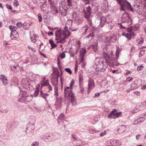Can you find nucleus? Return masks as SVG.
Segmentation results:
<instances>
[{"label":"nucleus","mask_w":146,"mask_h":146,"mask_svg":"<svg viewBox=\"0 0 146 146\" xmlns=\"http://www.w3.org/2000/svg\"><path fill=\"white\" fill-rule=\"evenodd\" d=\"M28 47L29 49L31 50L32 51L34 52H36V50L32 47L29 46H28Z\"/></svg>","instance_id":"37"},{"label":"nucleus","mask_w":146,"mask_h":146,"mask_svg":"<svg viewBox=\"0 0 146 146\" xmlns=\"http://www.w3.org/2000/svg\"><path fill=\"white\" fill-rule=\"evenodd\" d=\"M64 118V115L63 114H61L58 117V119H63Z\"/></svg>","instance_id":"32"},{"label":"nucleus","mask_w":146,"mask_h":146,"mask_svg":"<svg viewBox=\"0 0 146 146\" xmlns=\"http://www.w3.org/2000/svg\"><path fill=\"white\" fill-rule=\"evenodd\" d=\"M106 17L104 16H102L100 17V26L102 27L105 24V23L106 22Z\"/></svg>","instance_id":"16"},{"label":"nucleus","mask_w":146,"mask_h":146,"mask_svg":"<svg viewBox=\"0 0 146 146\" xmlns=\"http://www.w3.org/2000/svg\"><path fill=\"white\" fill-rule=\"evenodd\" d=\"M85 66V64L83 63L82 64V67H84Z\"/></svg>","instance_id":"64"},{"label":"nucleus","mask_w":146,"mask_h":146,"mask_svg":"<svg viewBox=\"0 0 146 146\" xmlns=\"http://www.w3.org/2000/svg\"><path fill=\"white\" fill-rule=\"evenodd\" d=\"M21 83L23 87L27 90H32L33 88V86L35 84V82L27 79H23Z\"/></svg>","instance_id":"5"},{"label":"nucleus","mask_w":146,"mask_h":146,"mask_svg":"<svg viewBox=\"0 0 146 146\" xmlns=\"http://www.w3.org/2000/svg\"><path fill=\"white\" fill-rule=\"evenodd\" d=\"M133 78L132 77H128L127 78L126 80L127 81L130 82L133 80Z\"/></svg>","instance_id":"46"},{"label":"nucleus","mask_w":146,"mask_h":146,"mask_svg":"<svg viewBox=\"0 0 146 146\" xmlns=\"http://www.w3.org/2000/svg\"><path fill=\"white\" fill-rule=\"evenodd\" d=\"M145 52V50H142L140 51V54H142L143 55L144 54Z\"/></svg>","instance_id":"47"},{"label":"nucleus","mask_w":146,"mask_h":146,"mask_svg":"<svg viewBox=\"0 0 146 146\" xmlns=\"http://www.w3.org/2000/svg\"><path fill=\"white\" fill-rule=\"evenodd\" d=\"M38 17L39 22H41L42 21V17L41 16V15L40 14H38Z\"/></svg>","instance_id":"36"},{"label":"nucleus","mask_w":146,"mask_h":146,"mask_svg":"<svg viewBox=\"0 0 146 146\" xmlns=\"http://www.w3.org/2000/svg\"><path fill=\"white\" fill-rule=\"evenodd\" d=\"M114 141L116 143V145L119 146L120 145V142L116 140H115Z\"/></svg>","instance_id":"38"},{"label":"nucleus","mask_w":146,"mask_h":146,"mask_svg":"<svg viewBox=\"0 0 146 146\" xmlns=\"http://www.w3.org/2000/svg\"><path fill=\"white\" fill-rule=\"evenodd\" d=\"M40 86V84H38L37 85L36 87V89H38L39 90V88Z\"/></svg>","instance_id":"57"},{"label":"nucleus","mask_w":146,"mask_h":146,"mask_svg":"<svg viewBox=\"0 0 146 146\" xmlns=\"http://www.w3.org/2000/svg\"><path fill=\"white\" fill-rule=\"evenodd\" d=\"M40 94L41 96L44 99H45L46 97L48 96V95L47 93L44 94L42 91L40 92Z\"/></svg>","instance_id":"20"},{"label":"nucleus","mask_w":146,"mask_h":146,"mask_svg":"<svg viewBox=\"0 0 146 146\" xmlns=\"http://www.w3.org/2000/svg\"><path fill=\"white\" fill-rule=\"evenodd\" d=\"M122 20L124 22L128 23H131V20L127 12L124 13L122 15Z\"/></svg>","instance_id":"8"},{"label":"nucleus","mask_w":146,"mask_h":146,"mask_svg":"<svg viewBox=\"0 0 146 146\" xmlns=\"http://www.w3.org/2000/svg\"><path fill=\"white\" fill-rule=\"evenodd\" d=\"M121 129H123V130L121 131V132H124L125 130V125H121Z\"/></svg>","instance_id":"39"},{"label":"nucleus","mask_w":146,"mask_h":146,"mask_svg":"<svg viewBox=\"0 0 146 146\" xmlns=\"http://www.w3.org/2000/svg\"><path fill=\"white\" fill-rule=\"evenodd\" d=\"M48 34L49 36H50V35H53V33L52 32H51L50 33H48Z\"/></svg>","instance_id":"59"},{"label":"nucleus","mask_w":146,"mask_h":146,"mask_svg":"<svg viewBox=\"0 0 146 146\" xmlns=\"http://www.w3.org/2000/svg\"><path fill=\"white\" fill-rule=\"evenodd\" d=\"M39 92V90L36 89L35 91V93L33 94V96L36 97L38 95Z\"/></svg>","instance_id":"25"},{"label":"nucleus","mask_w":146,"mask_h":146,"mask_svg":"<svg viewBox=\"0 0 146 146\" xmlns=\"http://www.w3.org/2000/svg\"><path fill=\"white\" fill-rule=\"evenodd\" d=\"M141 135H140L138 134L136 136V139L137 140L139 139V138L141 137Z\"/></svg>","instance_id":"52"},{"label":"nucleus","mask_w":146,"mask_h":146,"mask_svg":"<svg viewBox=\"0 0 146 146\" xmlns=\"http://www.w3.org/2000/svg\"><path fill=\"white\" fill-rule=\"evenodd\" d=\"M6 5L7 8L8 9L11 10L12 9V7L9 4H6Z\"/></svg>","instance_id":"41"},{"label":"nucleus","mask_w":146,"mask_h":146,"mask_svg":"<svg viewBox=\"0 0 146 146\" xmlns=\"http://www.w3.org/2000/svg\"><path fill=\"white\" fill-rule=\"evenodd\" d=\"M85 28H86V26L84 27H83V28H82V31L83 32L85 31Z\"/></svg>","instance_id":"62"},{"label":"nucleus","mask_w":146,"mask_h":146,"mask_svg":"<svg viewBox=\"0 0 146 146\" xmlns=\"http://www.w3.org/2000/svg\"><path fill=\"white\" fill-rule=\"evenodd\" d=\"M39 142L38 141H35L33 142L31 145V146H38Z\"/></svg>","instance_id":"27"},{"label":"nucleus","mask_w":146,"mask_h":146,"mask_svg":"<svg viewBox=\"0 0 146 146\" xmlns=\"http://www.w3.org/2000/svg\"><path fill=\"white\" fill-rule=\"evenodd\" d=\"M95 66L98 69L97 71L103 72L106 70L108 66L107 64H104V63L101 58H96L95 60Z\"/></svg>","instance_id":"3"},{"label":"nucleus","mask_w":146,"mask_h":146,"mask_svg":"<svg viewBox=\"0 0 146 146\" xmlns=\"http://www.w3.org/2000/svg\"><path fill=\"white\" fill-rule=\"evenodd\" d=\"M143 66L142 65H141L140 66H138L137 69L138 70H141L143 68Z\"/></svg>","instance_id":"44"},{"label":"nucleus","mask_w":146,"mask_h":146,"mask_svg":"<svg viewBox=\"0 0 146 146\" xmlns=\"http://www.w3.org/2000/svg\"><path fill=\"white\" fill-rule=\"evenodd\" d=\"M49 85V81L48 80H47L44 82V81H43L41 83V86L40 87V89H41L42 87L43 86H48Z\"/></svg>","instance_id":"19"},{"label":"nucleus","mask_w":146,"mask_h":146,"mask_svg":"<svg viewBox=\"0 0 146 146\" xmlns=\"http://www.w3.org/2000/svg\"><path fill=\"white\" fill-rule=\"evenodd\" d=\"M143 117L140 118L138 119L137 121H135V123H134V124H137L139 123V122H141V119H143Z\"/></svg>","instance_id":"26"},{"label":"nucleus","mask_w":146,"mask_h":146,"mask_svg":"<svg viewBox=\"0 0 146 146\" xmlns=\"http://www.w3.org/2000/svg\"><path fill=\"white\" fill-rule=\"evenodd\" d=\"M55 94L56 96L58 95V88L56 86L54 87Z\"/></svg>","instance_id":"31"},{"label":"nucleus","mask_w":146,"mask_h":146,"mask_svg":"<svg viewBox=\"0 0 146 146\" xmlns=\"http://www.w3.org/2000/svg\"><path fill=\"white\" fill-rule=\"evenodd\" d=\"M93 37V35L91 33L89 35H88L87 36H86V38H89L90 37H91V38L92 37Z\"/></svg>","instance_id":"48"},{"label":"nucleus","mask_w":146,"mask_h":146,"mask_svg":"<svg viewBox=\"0 0 146 146\" xmlns=\"http://www.w3.org/2000/svg\"><path fill=\"white\" fill-rule=\"evenodd\" d=\"M13 4L15 6L17 7L19 5V3L18 1L17 0H15L14 1Z\"/></svg>","instance_id":"30"},{"label":"nucleus","mask_w":146,"mask_h":146,"mask_svg":"<svg viewBox=\"0 0 146 146\" xmlns=\"http://www.w3.org/2000/svg\"><path fill=\"white\" fill-rule=\"evenodd\" d=\"M144 31L145 33H146V25H145L143 26Z\"/></svg>","instance_id":"58"},{"label":"nucleus","mask_w":146,"mask_h":146,"mask_svg":"<svg viewBox=\"0 0 146 146\" xmlns=\"http://www.w3.org/2000/svg\"><path fill=\"white\" fill-rule=\"evenodd\" d=\"M86 52L85 48H82L81 49L80 52V54L81 59L80 60V63H81L84 60V56Z\"/></svg>","instance_id":"10"},{"label":"nucleus","mask_w":146,"mask_h":146,"mask_svg":"<svg viewBox=\"0 0 146 146\" xmlns=\"http://www.w3.org/2000/svg\"><path fill=\"white\" fill-rule=\"evenodd\" d=\"M106 131H104V132L103 133H102L100 134V135L101 136H102L104 135L105 134H106Z\"/></svg>","instance_id":"53"},{"label":"nucleus","mask_w":146,"mask_h":146,"mask_svg":"<svg viewBox=\"0 0 146 146\" xmlns=\"http://www.w3.org/2000/svg\"><path fill=\"white\" fill-rule=\"evenodd\" d=\"M108 6L107 2H104L102 5L101 8L105 12H106L108 9Z\"/></svg>","instance_id":"15"},{"label":"nucleus","mask_w":146,"mask_h":146,"mask_svg":"<svg viewBox=\"0 0 146 146\" xmlns=\"http://www.w3.org/2000/svg\"><path fill=\"white\" fill-rule=\"evenodd\" d=\"M22 25V24L21 22H18L17 24V26L19 28H20Z\"/></svg>","instance_id":"40"},{"label":"nucleus","mask_w":146,"mask_h":146,"mask_svg":"<svg viewBox=\"0 0 146 146\" xmlns=\"http://www.w3.org/2000/svg\"><path fill=\"white\" fill-rule=\"evenodd\" d=\"M79 80L80 84L83 81V77L81 75L79 76Z\"/></svg>","instance_id":"29"},{"label":"nucleus","mask_w":146,"mask_h":146,"mask_svg":"<svg viewBox=\"0 0 146 146\" xmlns=\"http://www.w3.org/2000/svg\"><path fill=\"white\" fill-rule=\"evenodd\" d=\"M92 9L90 6L86 8V12L85 13L84 17L86 19H88L91 15Z\"/></svg>","instance_id":"9"},{"label":"nucleus","mask_w":146,"mask_h":146,"mask_svg":"<svg viewBox=\"0 0 146 146\" xmlns=\"http://www.w3.org/2000/svg\"><path fill=\"white\" fill-rule=\"evenodd\" d=\"M65 70L68 72L70 74H71L72 73V71L70 69L68 68H67L65 69Z\"/></svg>","instance_id":"34"},{"label":"nucleus","mask_w":146,"mask_h":146,"mask_svg":"<svg viewBox=\"0 0 146 146\" xmlns=\"http://www.w3.org/2000/svg\"><path fill=\"white\" fill-rule=\"evenodd\" d=\"M72 0H67L68 3V5L69 6H71L72 5Z\"/></svg>","instance_id":"35"},{"label":"nucleus","mask_w":146,"mask_h":146,"mask_svg":"<svg viewBox=\"0 0 146 146\" xmlns=\"http://www.w3.org/2000/svg\"><path fill=\"white\" fill-rule=\"evenodd\" d=\"M49 42L52 46V48L53 47H55L57 46V45L54 44V42L52 40H49Z\"/></svg>","instance_id":"21"},{"label":"nucleus","mask_w":146,"mask_h":146,"mask_svg":"<svg viewBox=\"0 0 146 146\" xmlns=\"http://www.w3.org/2000/svg\"><path fill=\"white\" fill-rule=\"evenodd\" d=\"M106 146H112V145L110 141H106L105 143Z\"/></svg>","instance_id":"28"},{"label":"nucleus","mask_w":146,"mask_h":146,"mask_svg":"<svg viewBox=\"0 0 146 146\" xmlns=\"http://www.w3.org/2000/svg\"><path fill=\"white\" fill-rule=\"evenodd\" d=\"M122 35L126 37L128 39V40H129L131 39L130 35L128 33H123L122 34Z\"/></svg>","instance_id":"23"},{"label":"nucleus","mask_w":146,"mask_h":146,"mask_svg":"<svg viewBox=\"0 0 146 146\" xmlns=\"http://www.w3.org/2000/svg\"><path fill=\"white\" fill-rule=\"evenodd\" d=\"M74 81L72 80L71 81L70 87H66L64 88L65 97L68 100L72 103L74 100V95L72 91V88L74 84Z\"/></svg>","instance_id":"1"},{"label":"nucleus","mask_w":146,"mask_h":146,"mask_svg":"<svg viewBox=\"0 0 146 146\" xmlns=\"http://www.w3.org/2000/svg\"><path fill=\"white\" fill-rule=\"evenodd\" d=\"M100 93H96L95 94V96H99L100 95Z\"/></svg>","instance_id":"61"},{"label":"nucleus","mask_w":146,"mask_h":146,"mask_svg":"<svg viewBox=\"0 0 146 146\" xmlns=\"http://www.w3.org/2000/svg\"><path fill=\"white\" fill-rule=\"evenodd\" d=\"M20 94H21V97L20 98L19 100L20 102H23V101L22 100L28 94L25 91H21L20 92Z\"/></svg>","instance_id":"18"},{"label":"nucleus","mask_w":146,"mask_h":146,"mask_svg":"<svg viewBox=\"0 0 146 146\" xmlns=\"http://www.w3.org/2000/svg\"><path fill=\"white\" fill-rule=\"evenodd\" d=\"M77 44V46L78 47H80V42L79 41H78L77 42V43H76Z\"/></svg>","instance_id":"55"},{"label":"nucleus","mask_w":146,"mask_h":146,"mask_svg":"<svg viewBox=\"0 0 146 146\" xmlns=\"http://www.w3.org/2000/svg\"><path fill=\"white\" fill-rule=\"evenodd\" d=\"M119 52L117 50L115 53V56L117 57V59L119 56Z\"/></svg>","instance_id":"42"},{"label":"nucleus","mask_w":146,"mask_h":146,"mask_svg":"<svg viewBox=\"0 0 146 146\" xmlns=\"http://www.w3.org/2000/svg\"><path fill=\"white\" fill-rule=\"evenodd\" d=\"M32 98L33 96L32 95H29L28 94L23 99L22 101H23H23L29 102L32 100Z\"/></svg>","instance_id":"17"},{"label":"nucleus","mask_w":146,"mask_h":146,"mask_svg":"<svg viewBox=\"0 0 146 146\" xmlns=\"http://www.w3.org/2000/svg\"><path fill=\"white\" fill-rule=\"evenodd\" d=\"M89 130L90 132L92 134H93L95 132V131L92 129H90Z\"/></svg>","instance_id":"49"},{"label":"nucleus","mask_w":146,"mask_h":146,"mask_svg":"<svg viewBox=\"0 0 146 146\" xmlns=\"http://www.w3.org/2000/svg\"><path fill=\"white\" fill-rule=\"evenodd\" d=\"M121 113V112H118L115 109L108 115V117L110 119L115 118L119 116Z\"/></svg>","instance_id":"7"},{"label":"nucleus","mask_w":146,"mask_h":146,"mask_svg":"<svg viewBox=\"0 0 146 146\" xmlns=\"http://www.w3.org/2000/svg\"><path fill=\"white\" fill-rule=\"evenodd\" d=\"M48 87L49 89V90H52V87L50 85H49V86H48Z\"/></svg>","instance_id":"56"},{"label":"nucleus","mask_w":146,"mask_h":146,"mask_svg":"<svg viewBox=\"0 0 146 146\" xmlns=\"http://www.w3.org/2000/svg\"><path fill=\"white\" fill-rule=\"evenodd\" d=\"M0 7L2 8H3V7L2 6V4L0 3Z\"/></svg>","instance_id":"63"},{"label":"nucleus","mask_w":146,"mask_h":146,"mask_svg":"<svg viewBox=\"0 0 146 146\" xmlns=\"http://www.w3.org/2000/svg\"><path fill=\"white\" fill-rule=\"evenodd\" d=\"M117 1L121 6V11H125V8L130 11H133V8L130 3L126 0H117Z\"/></svg>","instance_id":"4"},{"label":"nucleus","mask_w":146,"mask_h":146,"mask_svg":"<svg viewBox=\"0 0 146 146\" xmlns=\"http://www.w3.org/2000/svg\"><path fill=\"white\" fill-rule=\"evenodd\" d=\"M78 68V65L76 64L75 66V68H74V72L75 73L76 72Z\"/></svg>","instance_id":"45"},{"label":"nucleus","mask_w":146,"mask_h":146,"mask_svg":"<svg viewBox=\"0 0 146 146\" xmlns=\"http://www.w3.org/2000/svg\"><path fill=\"white\" fill-rule=\"evenodd\" d=\"M116 40V37L115 36H111L110 37H108L106 38V42H114Z\"/></svg>","instance_id":"11"},{"label":"nucleus","mask_w":146,"mask_h":146,"mask_svg":"<svg viewBox=\"0 0 146 146\" xmlns=\"http://www.w3.org/2000/svg\"><path fill=\"white\" fill-rule=\"evenodd\" d=\"M106 22L109 23L111 21V19L110 16H108L106 17Z\"/></svg>","instance_id":"24"},{"label":"nucleus","mask_w":146,"mask_h":146,"mask_svg":"<svg viewBox=\"0 0 146 146\" xmlns=\"http://www.w3.org/2000/svg\"><path fill=\"white\" fill-rule=\"evenodd\" d=\"M88 28H89V27H88V26L86 25V28L85 29V31L83 32V33H84V34H85L86 33V32H87V30L88 29Z\"/></svg>","instance_id":"43"},{"label":"nucleus","mask_w":146,"mask_h":146,"mask_svg":"<svg viewBox=\"0 0 146 146\" xmlns=\"http://www.w3.org/2000/svg\"><path fill=\"white\" fill-rule=\"evenodd\" d=\"M31 41L33 43H35L36 42V40L34 36H33L32 37H31Z\"/></svg>","instance_id":"33"},{"label":"nucleus","mask_w":146,"mask_h":146,"mask_svg":"<svg viewBox=\"0 0 146 146\" xmlns=\"http://www.w3.org/2000/svg\"><path fill=\"white\" fill-rule=\"evenodd\" d=\"M132 30V28L131 27H129L127 28V31L128 32H130Z\"/></svg>","instance_id":"50"},{"label":"nucleus","mask_w":146,"mask_h":146,"mask_svg":"<svg viewBox=\"0 0 146 146\" xmlns=\"http://www.w3.org/2000/svg\"><path fill=\"white\" fill-rule=\"evenodd\" d=\"M0 79L2 82L3 83L4 85H6L8 83V80L6 77L3 75H0Z\"/></svg>","instance_id":"12"},{"label":"nucleus","mask_w":146,"mask_h":146,"mask_svg":"<svg viewBox=\"0 0 146 146\" xmlns=\"http://www.w3.org/2000/svg\"><path fill=\"white\" fill-rule=\"evenodd\" d=\"M65 57V55L64 52H63L60 54V57H58V58L57 60L58 61L60 58H61L62 59L64 58Z\"/></svg>","instance_id":"22"},{"label":"nucleus","mask_w":146,"mask_h":146,"mask_svg":"<svg viewBox=\"0 0 146 146\" xmlns=\"http://www.w3.org/2000/svg\"><path fill=\"white\" fill-rule=\"evenodd\" d=\"M9 28L11 31V37L12 35L13 36L14 34L16 35L18 34L17 32L16 31V28L15 27H14L13 26H9Z\"/></svg>","instance_id":"13"},{"label":"nucleus","mask_w":146,"mask_h":146,"mask_svg":"<svg viewBox=\"0 0 146 146\" xmlns=\"http://www.w3.org/2000/svg\"><path fill=\"white\" fill-rule=\"evenodd\" d=\"M84 92V88H83L80 87V92L83 93Z\"/></svg>","instance_id":"51"},{"label":"nucleus","mask_w":146,"mask_h":146,"mask_svg":"<svg viewBox=\"0 0 146 146\" xmlns=\"http://www.w3.org/2000/svg\"><path fill=\"white\" fill-rule=\"evenodd\" d=\"M94 84L93 80L90 79L88 81V91L89 90H91L94 88Z\"/></svg>","instance_id":"14"},{"label":"nucleus","mask_w":146,"mask_h":146,"mask_svg":"<svg viewBox=\"0 0 146 146\" xmlns=\"http://www.w3.org/2000/svg\"><path fill=\"white\" fill-rule=\"evenodd\" d=\"M143 40H140L139 42L138 43V44H139L140 43H143Z\"/></svg>","instance_id":"60"},{"label":"nucleus","mask_w":146,"mask_h":146,"mask_svg":"<svg viewBox=\"0 0 146 146\" xmlns=\"http://www.w3.org/2000/svg\"><path fill=\"white\" fill-rule=\"evenodd\" d=\"M56 39L61 43H64L65 39L70 35L69 32L68 31L63 30L62 31L60 29L57 30L55 32Z\"/></svg>","instance_id":"2"},{"label":"nucleus","mask_w":146,"mask_h":146,"mask_svg":"<svg viewBox=\"0 0 146 146\" xmlns=\"http://www.w3.org/2000/svg\"><path fill=\"white\" fill-rule=\"evenodd\" d=\"M106 62L110 66L114 67L117 65V59L115 58H109L106 60Z\"/></svg>","instance_id":"6"},{"label":"nucleus","mask_w":146,"mask_h":146,"mask_svg":"<svg viewBox=\"0 0 146 146\" xmlns=\"http://www.w3.org/2000/svg\"><path fill=\"white\" fill-rule=\"evenodd\" d=\"M141 89L142 90H144L146 89V84L145 85H144L141 88Z\"/></svg>","instance_id":"54"}]
</instances>
